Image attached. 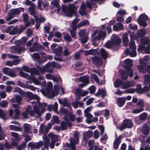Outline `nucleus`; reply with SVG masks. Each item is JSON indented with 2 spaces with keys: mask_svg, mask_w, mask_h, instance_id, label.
<instances>
[{
  "mask_svg": "<svg viewBox=\"0 0 150 150\" xmlns=\"http://www.w3.org/2000/svg\"><path fill=\"white\" fill-rule=\"evenodd\" d=\"M42 141H40L39 142L36 143V145L35 144V148L36 149H38L42 147Z\"/></svg>",
  "mask_w": 150,
  "mask_h": 150,
  "instance_id": "obj_43",
  "label": "nucleus"
},
{
  "mask_svg": "<svg viewBox=\"0 0 150 150\" xmlns=\"http://www.w3.org/2000/svg\"><path fill=\"white\" fill-rule=\"evenodd\" d=\"M60 112L61 113L65 115H68L69 113L68 110L64 108H62L61 109Z\"/></svg>",
  "mask_w": 150,
  "mask_h": 150,
  "instance_id": "obj_52",
  "label": "nucleus"
},
{
  "mask_svg": "<svg viewBox=\"0 0 150 150\" xmlns=\"http://www.w3.org/2000/svg\"><path fill=\"white\" fill-rule=\"evenodd\" d=\"M11 70L10 68L5 67L3 69L2 71L3 73L8 75Z\"/></svg>",
  "mask_w": 150,
  "mask_h": 150,
  "instance_id": "obj_41",
  "label": "nucleus"
},
{
  "mask_svg": "<svg viewBox=\"0 0 150 150\" xmlns=\"http://www.w3.org/2000/svg\"><path fill=\"white\" fill-rule=\"evenodd\" d=\"M69 5L67 6L65 5H63L62 7V10L64 12L66 13L69 9Z\"/></svg>",
  "mask_w": 150,
  "mask_h": 150,
  "instance_id": "obj_60",
  "label": "nucleus"
},
{
  "mask_svg": "<svg viewBox=\"0 0 150 150\" xmlns=\"http://www.w3.org/2000/svg\"><path fill=\"white\" fill-rule=\"evenodd\" d=\"M125 65L124 68L126 71L120 69V71L121 74V77L123 80H125L127 79L128 76L131 78V59H128L125 61Z\"/></svg>",
  "mask_w": 150,
  "mask_h": 150,
  "instance_id": "obj_1",
  "label": "nucleus"
},
{
  "mask_svg": "<svg viewBox=\"0 0 150 150\" xmlns=\"http://www.w3.org/2000/svg\"><path fill=\"white\" fill-rule=\"evenodd\" d=\"M18 28L16 26L13 27L12 29H11V31L9 33V34L11 35H14L16 33H18Z\"/></svg>",
  "mask_w": 150,
  "mask_h": 150,
  "instance_id": "obj_39",
  "label": "nucleus"
},
{
  "mask_svg": "<svg viewBox=\"0 0 150 150\" xmlns=\"http://www.w3.org/2000/svg\"><path fill=\"white\" fill-rule=\"evenodd\" d=\"M88 89L90 90V93L93 94L95 91L96 87L95 86H92L88 88Z\"/></svg>",
  "mask_w": 150,
  "mask_h": 150,
  "instance_id": "obj_48",
  "label": "nucleus"
},
{
  "mask_svg": "<svg viewBox=\"0 0 150 150\" xmlns=\"http://www.w3.org/2000/svg\"><path fill=\"white\" fill-rule=\"evenodd\" d=\"M50 139L46 137L45 138V141L43 144L45 148L47 150L48 149V145L50 143Z\"/></svg>",
  "mask_w": 150,
  "mask_h": 150,
  "instance_id": "obj_37",
  "label": "nucleus"
},
{
  "mask_svg": "<svg viewBox=\"0 0 150 150\" xmlns=\"http://www.w3.org/2000/svg\"><path fill=\"white\" fill-rule=\"evenodd\" d=\"M23 16L24 22H25L26 21H28L29 17L28 16L27 13H24L23 15Z\"/></svg>",
  "mask_w": 150,
  "mask_h": 150,
  "instance_id": "obj_55",
  "label": "nucleus"
},
{
  "mask_svg": "<svg viewBox=\"0 0 150 150\" xmlns=\"http://www.w3.org/2000/svg\"><path fill=\"white\" fill-rule=\"evenodd\" d=\"M23 47H21L19 45H16L11 47V49L13 53H21L23 50Z\"/></svg>",
  "mask_w": 150,
  "mask_h": 150,
  "instance_id": "obj_11",
  "label": "nucleus"
},
{
  "mask_svg": "<svg viewBox=\"0 0 150 150\" xmlns=\"http://www.w3.org/2000/svg\"><path fill=\"white\" fill-rule=\"evenodd\" d=\"M93 64L98 67H99L103 64V62L102 59L98 56H94L91 57Z\"/></svg>",
  "mask_w": 150,
  "mask_h": 150,
  "instance_id": "obj_8",
  "label": "nucleus"
},
{
  "mask_svg": "<svg viewBox=\"0 0 150 150\" xmlns=\"http://www.w3.org/2000/svg\"><path fill=\"white\" fill-rule=\"evenodd\" d=\"M122 137L121 135H119L118 137L116 138L114 142L120 144L121 143V139Z\"/></svg>",
  "mask_w": 150,
  "mask_h": 150,
  "instance_id": "obj_59",
  "label": "nucleus"
},
{
  "mask_svg": "<svg viewBox=\"0 0 150 150\" xmlns=\"http://www.w3.org/2000/svg\"><path fill=\"white\" fill-rule=\"evenodd\" d=\"M143 133L146 135H147L149 133V128L147 124H144L142 127V129Z\"/></svg>",
  "mask_w": 150,
  "mask_h": 150,
  "instance_id": "obj_20",
  "label": "nucleus"
},
{
  "mask_svg": "<svg viewBox=\"0 0 150 150\" xmlns=\"http://www.w3.org/2000/svg\"><path fill=\"white\" fill-rule=\"evenodd\" d=\"M144 83L146 84H149V88L147 86H145L143 91L139 92L140 93H142L144 91H146L150 88V75H146L144 76Z\"/></svg>",
  "mask_w": 150,
  "mask_h": 150,
  "instance_id": "obj_10",
  "label": "nucleus"
},
{
  "mask_svg": "<svg viewBox=\"0 0 150 150\" xmlns=\"http://www.w3.org/2000/svg\"><path fill=\"white\" fill-rule=\"evenodd\" d=\"M126 99L123 97H119L117 100L116 102L119 107H122L125 103Z\"/></svg>",
  "mask_w": 150,
  "mask_h": 150,
  "instance_id": "obj_13",
  "label": "nucleus"
},
{
  "mask_svg": "<svg viewBox=\"0 0 150 150\" xmlns=\"http://www.w3.org/2000/svg\"><path fill=\"white\" fill-rule=\"evenodd\" d=\"M138 69L140 72H142L143 73H145L146 72L145 68L143 66L139 65L138 66Z\"/></svg>",
  "mask_w": 150,
  "mask_h": 150,
  "instance_id": "obj_38",
  "label": "nucleus"
},
{
  "mask_svg": "<svg viewBox=\"0 0 150 150\" xmlns=\"http://www.w3.org/2000/svg\"><path fill=\"white\" fill-rule=\"evenodd\" d=\"M79 81L86 85L89 83L88 77V76H84L80 77Z\"/></svg>",
  "mask_w": 150,
  "mask_h": 150,
  "instance_id": "obj_23",
  "label": "nucleus"
},
{
  "mask_svg": "<svg viewBox=\"0 0 150 150\" xmlns=\"http://www.w3.org/2000/svg\"><path fill=\"white\" fill-rule=\"evenodd\" d=\"M93 134V132L91 131H88L85 132L83 134V138L84 140H87L89 138H91Z\"/></svg>",
  "mask_w": 150,
  "mask_h": 150,
  "instance_id": "obj_14",
  "label": "nucleus"
},
{
  "mask_svg": "<svg viewBox=\"0 0 150 150\" xmlns=\"http://www.w3.org/2000/svg\"><path fill=\"white\" fill-rule=\"evenodd\" d=\"M132 57H135L137 55L136 47L135 45L134 42L132 41Z\"/></svg>",
  "mask_w": 150,
  "mask_h": 150,
  "instance_id": "obj_26",
  "label": "nucleus"
},
{
  "mask_svg": "<svg viewBox=\"0 0 150 150\" xmlns=\"http://www.w3.org/2000/svg\"><path fill=\"white\" fill-rule=\"evenodd\" d=\"M89 24L88 21L87 20H85L81 22L78 25L79 27H83L85 25H87Z\"/></svg>",
  "mask_w": 150,
  "mask_h": 150,
  "instance_id": "obj_30",
  "label": "nucleus"
},
{
  "mask_svg": "<svg viewBox=\"0 0 150 150\" xmlns=\"http://www.w3.org/2000/svg\"><path fill=\"white\" fill-rule=\"evenodd\" d=\"M11 136L13 137L14 140H15L17 142H18L21 139V138L19 136L18 133L15 132H12L11 133Z\"/></svg>",
  "mask_w": 150,
  "mask_h": 150,
  "instance_id": "obj_24",
  "label": "nucleus"
},
{
  "mask_svg": "<svg viewBox=\"0 0 150 150\" xmlns=\"http://www.w3.org/2000/svg\"><path fill=\"white\" fill-rule=\"evenodd\" d=\"M88 39V37L86 36H85L83 38H80V40L81 43L83 44H84L87 42Z\"/></svg>",
  "mask_w": 150,
  "mask_h": 150,
  "instance_id": "obj_46",
  "label": "nucleus"
},
{
  "mask_svg": "<svg viewBox=\"0 0 150 150\" xmlns=\"http://www.w3.org/2000/svg\"><path fill=\"white\" fill-rule=\"evenodd\" d=\"M126 13V12L124 10H120L117 13V16L118 15H121L122 16H123Z\"/></svg>",
  "mask_w": 150,
  "mask_h": 150,
  "instance_id": "obj_56",
  "label": "nucleus"
},
{
  "mask_svg": "<svg viewBox=\"0 0 150 150\" xmlns=\"http://www.w3.org/2000/svg\"><path fill=\"white\" fill-rule=\"evenodd\" d=\"M95 0H91L90 1V2L91 3L89 2L88 1H86V6L88 7L89 8H91L93 4V3L92 2L94 1H95Z\"/></svg>",
  "mask_w": 150,
  "mask_h": 150,
  "instance_id": "obj_50",
  "label": "nucleus"
},
{
  "mask_svg": "<svg viewBox=\"0 0 150 150\" xmlns=\"http://www.w3.org/2000/svg\"><path fill=\"white\" fill-rule=\"evenodd\" d=\"M4 147L8 149L12 148L11 145H10L7 141H6L4 145Z\"/></svg>",
  "mask_w": 150,
  "mask_h": 150,
  "instance_id": "obj_54",
  "label": "nucleus"
},
{
  "mask_svg": "<svg viewBox=\"0 0 150 150\" xmlns=\"http://www.w3.org/2000/svg\"><path fill=\"white\" fill-rule=\"evenodd\" d=\"M58 104L57 102H55L52 106V109L53 111L55 112H57Z\"/></svg>",
  "mask_w": 150,
  "mask_h": 150,
  "instance_id": "obj_53",
  "label": "nucleus"
},
{
  "mask_svg": "<svg viewBox=\"0 0 150 150\" xmlns=\"http://www.w3.org/2000/svg\"><path fill=\"white\" fill-rule=\"evenodd\" d=\"M131 127V120L128 119H125L119 127V129L122 131L126 128Z\"/></svg>",
  "mask_w": 150,
  "mask_h": 150,
  "instance_id": "obj_6",
  "label": "nucleus"
},
{
  "mask_svg": "<svg viewBox=\"0 0 150 150\" xmlns=\"http://www.w3.org/2000/svg\"><path fill=\"white\" fill-rule=\"evenodd\" d=\"M19 73L20 75L21 76L25 78H28V79L32 81L34 83L36 84L39 83V81L34 77H30L28 74H26L22 71H20Z\"/></svg>",
  "mask_w": 150,
  "mask_h": 150,
  "instance_id": "obj_9",
  "label": "nucleus"
},
{
  "mask_svg": "<svg viewBox=\"0 0 150 150\" xmlns=\"http://www.w3.org/2000/svg\"><path fill=\"white\" fill-rule=\"evenodd\" d=\"M54 81L58 82L59 81H62V80L60 77H59V78H58L55 76H53L52 79Z\"/></svg>",
  "mask_w": 150,
  "mask_h": 150,
  "instance_id": "obj_47",
  "label": "nucleus"
},
{
  "mask_svg": "<svg viewBox=\"0 0 150 150\" xmlns=\"http://www.w3.org/2000/svg\"><path fill=\"white\" fill-rule=\"evenodd\" d=\"M137 33L138 36H144L146 34V31L144 29H139L137 31Z\"/></svg>",
  "mask_w": 150,
  "mask_h": 150,
  "instance_id": "obj_31",
  "label": "nucleus"
},
{
  "mask_svg": "<svg viewBox=\"0 0 150 150\" xmlns=\"http://www.w3.org/2000/svg\"><path fill=\"white\" fill-rule=\"evenodd\" d=\"M106 33L105 31H100L98 34V36H97L98 40H100L103 38V40L106 37Z\"/></svg>",
  "mask_w": 150,
  "mask_h": 150,
  "instance_id": "obj_19",
  "label": "nucleus"
},
{
  "mask_svg": "<svg viewBox=\"0 0 150 150\" xmlns=\"http://www.w3.org/2000/svg\"><path fill=\"white\" fill-rule=\"evenodd\" d=\"M29 125L27 123H25L24 125V131L25 132L29 133L30 127Z\"/></svg>",
  "mask_w": 150,
  "mask_h": 150,
  "instance_id": "obj_36",
  "label": "nucleus"
},
{
  "mask_svg": "<svg viewBox=\"0 0 150 150\" xmlns=\"http://www.w3.org/2000/svg\"><path fill=\"white\" fill-rule=\"evenodd\" d=\"M46 93L48 95H50L52 97H53L56 95H57L56 94L55 91H54L52 88L51 90H49V91L48 92L46 91Z\"/></svg>",
  "mask_w": 150,
  "mask_h": 150,
  "instance_id": "obj_33",
  "label": "nucleus"
},
{
  "mask_svg": "<svg viewBox=\"0 0 150 150\" xmlns=\"http://www.w3.org/2000/svg\"><path fill=\"white\" fill-rule=\"evenodd\" d=\"M63 48L62 46H59L56 49L54 50L53 51L55 54V55H60L61 54Z\"/></svg>",
  "mask_w": 150,
  "mask_h": 150,
  "instance_id": "obj_22",
  "label": "nucleus"
},
{
  "mask_svg": "<svg viewBox=\"0 0 150 150\" xmlns=\"http://www.w3.org/2000/svg\"><path fill=\"white\" fill-rule=\"evenodd\" d=\"M53 88L52 84L51 82H49L47 83V86L46 88V91L48 92L49 90H51Z\"/></svg>",
  "mask_w": 150,
  "mask_h": 150,
  "instance_id": "obj_45",
  "label": "nucleus"
},
{
  "mask_svg": "<svg viewBox=\"0 0 150 150\" xmlns=\"http://www.w3.org/2000/svg\"><path fill=\"white\" fill-rule=\"evenodd\" d=\"M67 122L64 121H62L60 123V126L61 130L63 131L67 129Z\"/></svg>",
  "mask_w": 150,
  "mask_h": 150,
  "instance_id": "obj_29",
  "label": "nucleus"
},
{
  "mask_svg": "<svg viewBox=\"0 0 150 150\" xmlns=\"http://www.w3.org/2000/svg\"><path fill=\"white\" fill-rule=\"evenodd\" d=\"M8 105V103L6 100H3L1 102H0V106L4 108L6 107Z\"/></svg>",
  "mask_w": 150,
  "mask_h": 150,
  "instance_id": "obj_40",
  "label": "nucleus"
},
{
  "mask_svg": "<svg viewBox=\"0 0 150 150\" xmlns=\"http://www.w3.org/2000/svg\"><path fill=\"white\" fill-rule=\"evenodd\" d=\"M29 72L32 74L39 75V72L38 70L35 68H30Z\"/></svg>",
  "mask_w": 150,
  "mask_h": 150,
  "instance_id": "obj_28",
  "label": "nucleus"
},
{
  "mask_svg": "<svg viewBox=\"0 0 150 150\" xmlns=\"http://www.w3.org/2000/svg\"><path fill=\"white\" fill-rule=\"evenodd\" d=\"M16 102L19 105L21 104V101L22 100V97L19 95H16L15 97Z\"/></svg>",
  "mask_w": 150,
  "mask_h": 150,
  "instance_id": "obj_34",
  "label": "nucleus"
},
{
  "mask_svg": "<svg viewBox=\"0 0 150 150\" xmlns=\"http://www.w3.org/2000/svg\"><path fill=\"white\" fill-rule=\"evenodd\" d=\"M10 129L16 131H21L22 128L14 125H11L9 126Z\"/></svg>",
  "mask_w": 150,
  "mask_h": 150,
  "instance_id": "obj_27",
  "label": "nucleus"
},
{
  "mask_svg": "<svg viewBox=\"0 0 150 150\" xmlns=\"http://www.w3.org/2000/svg\"><path fill=\"white\" fill-rule=\"evenodd\" d=\"M32 107L31 105H29L28 108L26 109V111L29 113L30 115L32 117L34 116L35 113V112L31 110Z\"/></svg>",
  "mask_w": 150,
  "mask_h": 150,
  "instance_id": "obj_25",
  "label": "nucleus"
},
{
  "mask_svg": "<svg viewBox=\"0 0 150 150\" xmlns=\"http://www.w3.org/2000/svg\"><path fill=\"white\" fill-rule=\"evenodd\" d=\"M11 140L12 142L11 144V147H12L13 146H17L18 145V142H16L15 141L16 140H14V139L13 138L11 139Z\"/></svg>",
  "mask_w": 150,
  "mask_h": 150,
  "instance_id": "obj_61",
  "label": "nucleus"
},
{
  "mask_svg": "<svg viewBox=\"0 0 150 150\" xmlns=\"http://www.w3.org/2000/svg\"><path fill=\"white\" fill-rule=\"evenodd\" d=\"M91 76L93 78L95 81H99V79L97 75L95 74H91Z\"/></svg>",
  "mask_w": 150,
  "mask_h": 150,
  "instance_id": "obj_58",
  "label": "nucleus"
},
{
  "mask_svg": "<svg viewBox=\"0 0 150 150\" xmlns=\"http://www.w3.org/2000/svg\"><path fill=\"white\" fill-rule=\"evenodd\" d=\"M26 96L29 99H32L33 96V94L31 92H27L26 93Z\"/></svg>",
  "mask_w": 150,
  "mask_h": 150,
  "instance_id": "obj_64",
  "label": "nucleus"
},
{
  "mask_svg": "<svg viewBox=\"0 0 150 150\" xmlns=\"http://www.w3.org/2000/svg\"><path fill=\"white\" fill-rule=\"evenodd\" d=\"M100 52L102 57L105 59H107L108 56V52L104 49H101L100 50Z\"/></svg>",
  "mask_w": 150,
  "mask_h": 150,
  "instance_id": "obj_21",
  "label": "nucleus"
},
{
  "mask_svg": "<svg viewBox=\"0 0 150 150\" xmlns=\"http://www.w3.org/2000/svg\"><path fill=\"white\" fill-rule=\"evenodd\" d=\"M64 40L66 41L70 42L71 41V38L69 34L65 35L64 36Z\"/></svg>",
  "mask_w": 150,
  "mask_h": 150,
  "instance_id": "obj_51",
  "label": "nucleus"
},
{
  "mask_svg": "<svg viewBox=\"0 0 150 150\" xmlns=\"http://www.w3.org/2000/svg\"><path fill=\"white\" fill-rule=\"evenodd\" d=\"M33 110L35 113L37 114L38 115L36 116L37 118H38L41 117L42 114L43 112L40 111L39 110V107L37 105H35L33 106Z\"/></svg>",
  "mask_w": 150,
  "mask_h": 150,
  "instance_id": "obj_17",
  "label": "nucleus"
},
{
  "mask_svg": "<svg viewBox=\"0 0 150 150\" xmlns=\"http://www.w3.org/2000/svg\"><path fill=\"white\" fill-rule=\"evenodd\" d=\"M42 4V6L44 8L47 7L49 5V3L47 1L38 0V7L41 10H42L41 7Z\"/></svg>",
  "mask_w": 150,
  "mask_h": 150,
  "instance_id": "obj_12",
  "label": "nucleus"
},
{
  "mask_svg": "<svg viewBox=\"0 0 150 150\" xmlns=\"http://www.w3.org/2000/svg\"><path fill=\"white\" fill-rule=\"evenodd\" d=\"M98 127L100 130V134L102 135L104 132V127L102 125H99L98 126Z\"/></svg>",
  "mask_w": 150,
  "mask_h": 150,
  "instance_id": "obj_49",
  "label": "nucleus"
},
{
  "mask_svg": "<svg viewBox=\"0 0 150 150\" xmlns=\"http://www.w3.org/2000/svg\"><path fill=\"white\" fill-rule=\"evenodd\" d=\"M142 43L144 45L145 48V51L146 53H150V42L149 38H144L142 40Z\"/></svg>",
  "mask_w": 150,
  "mask_h": 150,
  "instance_id": "obj_5",
  "label": "nucleus"
},
{
  "mask_svg": "<svg viewBox=\"0 0 150 150\" xmlns=\"http://www.w3.org/2000/svg\"><path fill=\"white\" fill-rule=\"evenodd\" d=\"M94 136L95 139H98L99 136V134L98 130H95L94 132Z\"/></svg>",
  "mask_w": 150,
  "mask_h": 150,
  "instance_id": "obj_62",
  "label": "nucleus"
},
{
  "mask_svg": "<svg viewBox=\"0 0 150 150\" xmlns=\"http://www.w3.org/2000/svg\"><path fill=\"white\" fill-rule=\"evenodd\" d=\"M69 9L66 13L67 16L68 17H71L73 14L76 16L77 12L74 9L75 7V5L73 4H69Z\"/></svg>",
  "mask_w": 150,
  "mask_h": 150,
  "instance_id": "obj_7",
  "label": "nucleus"
},
{
  "mask_svg": "<svg viewBox=\"0 0 150 150\" xmlns=\"http://www.w3.org/2000/svg\"><path fill=\"white\" fill-rule=\"evenodd\" d=\"M121 42V39L116 35L113 36V38L110 42H108L105 45V46L108 48H112L117 46H119Z\"/></svg>",
  "mask_w": 150,
  "mask_h": 150,
  "instance_id": "obj_2",
  "label": "nucleus"
},
{
  "mask_svg": "<svg viewBox=\"0 0 150 150\" xmlns=\"http://www.w3.org/2000/svg\"><path fill=\"white\" fill-rule=\"evenodd\" d=\"M98 49H91L88 50H86L85 52V55L88 56L89 55H95L97 53Z\"/></svg>",
  "mask_w": 150,
  "mask_h": 150,
  "instance_id": "obj_18",
  "label": "nucleus"
},
{
  "mask_svg": "<svg viewBox=\"0 0 150 150\" xmlns=\"http://www.w3.org/2000/svg\"><path fill=\"white\" fill-rule=\"evenodd\" d=\"M67 115L69 116L71 121L72 122L75 121L76 117L74 115L71 113H69Z\"/></svg>",
  "mask_w": 150,
  "mask_h": 150,
  "instance_id": "obj_42",
  "label": "nucleus"
},
{
  "mask_svg": "<svg viewBox=\"0 0 150 150\" xmlns=\"http://www.w3.org/2000/svg\"><path fill=\"white\" fill-rule=\"evenodd\" d=\"M130 86V82L127 81L123 82L122 86V88L123 89H126L129 88Z\"/></svg>",
  "mask_w": 150,
  "mask_h": 150,
  "instance_id": "obj_35",
  "label": "nucleus"
},
{
  "mask_svg": "<svg viewBox=\"0 0 150 150\" xmlns=\"http://www.w3.org/2000/svg\"><path fill=\"white\" fill-rule=\"evenodd\" d=\"M52 5L58 8L59 6V4L57 0H53L52 1Z\"/></svg>",
  "mask_w": 150,
  "mask_h": 150,
  "instance_id": "obj_57",
  "label": "nucleus"
},
{
  "mask_svg": "<svg viewBox=\"0 0 150 150\" xmlns=\"http://www.w3.org/2000/svg\"><path fill=\"white\" fill-rule=\"evenodd\" d=\"M25 29L26 27H24V26L21 25L19 29H18V35L20 34Z\"/></svg>",
  "mask_w": 150,
  "mask_h": 150,
  "instance_id": "obj_44",
  "label": "nucleus"
},
{
  "mask_svg": "<svg viewBox=\"0 0 150 150\" xmlns=\"http://www.w3.org/2000/svg\"><path fill=\"white\" fill-rule=\"evenodd\" d=\"M24 8L22 7L12 9L10 10L8 13V19L10 20L13 18L15 16L18 15L21 12H23Z\"/></svg>",
  "mask_w": 150,
  "mask_h": 150,
  "instance_id": "obj_3",
  "label": "nucleus"
},
{
  "mask_svg": "<svg viewBox=\"0 0 150 150\" xmlns=\"http://www.w3.org/2000/svg\"><path fill=\"white\" fill-rule=\"evenodd\" d=\"M128 35L127 33H124L122 38V42L125 47L127 46L129 43V40L128 38Z\"/></svg>",
  "mask_w": 150,
  "mask_h": 150,
  "instance_id": "obj_16",
  "label": "nucleus"
},
{
  "mask_svg": "<svg viewBox=\"0 0 150 150\" xmlns=\"http://www.w3.org/2000/svg\"><path fill=\"white\" fill-rule=\"evenodd\" d=\"M148 19L147 16L145 14L143 13L141 15L138 20V22L141 26L143 27H146L147 23L146 21Z\"/></svg>",
  "mask_w": 150,
  "mask_h": 150,
  "instance_id": "obj_4",
  "label": "nucleus"
},
{
  "mask_svg": "<svg viewBox=\"0 0 150 150\" xmlns=\"http://www.w3.org/2000/svg\"><path fill=\"white\" fill-rule=\"evenodd\" d=\"M123 83V81L120 79H117L114 84L115 86L116 87H118L122 85Z\"/></svg>",
  "mask_w": 150,
  "mask_h": 150,
  "instance_id": "obj_32",
  "label": "nucleus"
},
{
  "mask_svg": "<svg viewBox=\"0 0 150 150\" xmlns=\"http://www.w3.org/2000/svg\"><path fill=\"white\" fill-rule=\"evenodd\" d=\"M147 115L146 113H143L140 115L139 117L141 120H144L147 117Z\"/></svg>",
  "mask_w": 150,
  "mask_h": 150,
  "instance_id": "obj_63",
  "label": "nucleus"
},
{
  "mask_svg": "<svg viewBox=\"0 0 150 150\" xmlns=\"http://www.w3.org/2000/svg\"><path fill=\"white\" fill-rule=\"evenodd\" d=\"M113 30L115 31H119L122 30L124 27L123 24L120 23H116L113 25Z\"/></svg>",
  "mask_w": 150,
  "mask_h": 150,
  "instance_id": "obj_15",
  "label": "nucleus"
}]
</instances>
